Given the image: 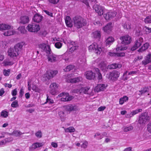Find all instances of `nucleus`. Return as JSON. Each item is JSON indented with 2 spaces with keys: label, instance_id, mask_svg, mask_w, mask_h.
I'll list each match as a JSON object with an SVG mask.
<instances>
[{
  "label": "nucleus",
  "instance_id": "obj_1",
  "mask_svg": "<svg viewBox=\"0 0 151 151\" xmlns=\"http://www.w3.org/2000/svg\"><path fill=\"white\" fill-rule=\"evenodd\" d=\"M24 44L23 42L18 43L14 46V48L9 49L7 51L8 55L11 58L18 56Z\"/></svg>",
  "mask_w": 151,
  "mask_h": 151
},
{
  "label": "nucleus",
  "instance_id": "obj_2",
  "mask_svg": "<svg viewBox=\"0 0 151 151\" xmlns=\"http://www.w3.org/2000/svg\"><path fill=\"white\" fill-rule=\"evenodd\" d=\"M74 26L78 29L85 26L87 24L86 20L80 16H76L73 19Z\"/></svg>",
  "mask_w": 151,
  "mask_h": 151
},
{
  "label": "nucleus",
  "instance_id": "obj_3",
  "mask_svg": "<svg viewBox=\"0 0 151 151\" xmlns=\"http://www.w3.org/2000/svg\"><path fill=\"white\" fill-rule=\"evenodd\" d=\"M88 50L90 52H93L97 55H100L102 51L100 47L95 42L89 46Z\"/></svg>",
  "mask_w": 151,
  "mask_h": 151
},
{
  "label": "nucleus",
  "instance_id": "obj_4",
  "mask_svg": "<svg viewBox=\"0 0 151 151\" xmlns=\"http://www.w3.org/2000/svg\"><path fill=\"white\" fill-rule=\"evenodd\" d=\"M29 32H37L40 29V27L39 24L35 23L29 24L26 27Z\"/></svg>",
  "mask_w": 151,
  "mask_h": 151
},
{
  "label": "nucleus",
  "instance_id": "obj_5",
  "mask_svg": "<svg viewBox=\"0 0 151 151\" xmlns=\"http://www.w3.org/2000/svg\"><path fill=\"white\" fill-rule=\"evenodd\" d=\"M143 41L144 40L143 38L139 37L137 38L136 40L134 46L131 48V50H135L142 45Z\"/></svg>",
  "mask_w": 151,
  "mask_h": 151
},
{
  "label": "nucleus",
  "instance_id": "obj_6",
  "mask_svg": "<svg viewBox=\"0 0 151 151\" xmlns=\"http://www.w3.org/2000/svg\"><path fill=\"white\" fill-rule=\"evenodd\" d=\"M122 44L127 45L129 44L132 41L131 38L128 35L121 37L119 38Z\"/></svg>",
  "mask_w": 151,
  "mask_h": 151
},
{
  "label": "nucleus",
  "instance_id": "obj_7",
  "mask_svg": "<svg viewBox=\"0 0 151 151\" xmlns=\"http://www.w3.org/2000/svg\"><path fill=\"white\" fill-rule=\"evenodd\" d=\"M93 8L99 15L101 16L103 15L104 13V8L101 5L95 4L93 6Z\"/></svg>",
  "mask_w": 151,
  "mask_h": 151
},
{
  "label": "nucleus",
  "instance_id": "obj_8",
  "mask_svg": "<svg viewBox=\"0 0 151 151\" xmlns=\"http://www.w3.org/2000/svg\"><path fill=\"white\" fill-rule=\"evenodd\" d=\"M120 73L116 70H113L109 73L108 78L112 81H116L120 75Z\"/></svg>",
  "mask_w": 151,
  "mask_h": 151
},
{
  "label": "nucleus",
  "instance_id": "obj_9",
  "mask_svg": "<svg viewBox=\"0 0 151 151\" xmlns=\"http://www.w3.org/2000/svg\"><path fill=\"white\" fill-rule=\"evenodd\" d=\"M58 86L55 83H52L50 86V93L52 95L57 94L58 93L57 90L58 89Z\"/></svg>",
  "mask_w": 151,
  "mask_h": 151
},
{
  "label": "nucleus",
  "instance_id": "obj_10",
  "mask_svg": "<svg viewBox=\"0 0 151 151\" xmlns=\"http://www.w3.org/2000/svg\"><path fill=\"white\" fill-rule=\"evenodd\" d=\"M116 14V12L110 10L104 14V16L106 20H107L114 17Z\"/></svg>",
  "mask_w": 151,
  "mask_h": 151
},
{
  "label": "nucleus",
  "instance_id": "obj_11",
  "mask_svg": "<svg viewBox=\"0 0 151 151\" xmlns=\"http://www.w3.org/2000/svg\"><path fill=\"white\" fill-rule=\"evenodd\" d=\"M58 73L57 70H49L46 72L45 74V77L48 80L55 76Z\"/></svg>",
  "mask_w": 151,
  "mask_h": 151
},
{
  "label": "nucleus",
  "instance_id": "obj_12",
  "mask_svg": "<svg viewBox=\"0 0 151 151\" xmlns=\"http://www.w3.org/2000/svg\"><path fill=\"white\" fill-rule=\"evenodd\" d=\"M58 56L53 54L47 56L48 61L51 63L55 62L58 60Z\"/></svg>",
  "mask_w": 151,
  "mask_h": 151
},
{
  "label": "nucleus",
  "instance_id": "obj_13",
  "mask_svg": "<svg viewBox=\"0 0 151 151\" xmlns=\"http://www.w3.org/2000/svg\"><path fill=\"white\" fill-rule=\"evenodd\" d=\"M85 75L86 78L89 80L94 79L95 78V74L92 71H88L85 72Z\"/></svg>",
  "mask_w": 151,
  "mask_h": 151
},
{
  "label": "nucleus",
  "instance_id": "obj_14",
  "mask_svg": "<svg viewBox=\"0 0 151 151\" xmlns=\"http://www.w3.org/2000/svg\"><path fill=\"white\" fill-rule=\"evenodd\" d=\"M112 23L111 22L108 23L103 28V30L105 32L109 33L111 31L112 27Z\"/></svg>",
  "mask_w": 151,
  "mask_h": 151
},
{
  "label": "nucleus",
  "instance_id": "obj_15",
  "mask_svg": "<svg viewBox=\"0 0 151 151\" xmlns=\"http://www.w3.org/2000/svg\"><path fill=\"white\" fill-rule=\"evenodd\" d=\"M43 17L37 13L36 14L33 18V21L36 23H39L42 20Z\"/></svg>",
  "mask_w": 151,
  "mask_h": 151
},
{
  "label": "nucleus",
  "instance_id": "obj_16",
  "mask_svg": "<svg viewBox=\"0 0 151 151\" xmlns=\"http://www.w3.org/2000/svg\"><path fill=\"white\" fill-rule=\"evenodd\" d=\"M151 63V53H149L146 57L145 59L142 61V64L145 65Z\"/></svg>",
  "mask_w": 151,
  "mask_h": 151
},
{
  "label": "nucleus",
  "instance_id": "obj_17",
  "mask_svg": "<svg viewBox=\"0 0 151 151\" xmlns=\"http://www.w3.org/2000/svg\"><path fill=\"white\" fill-rule=\"evenodd\" d=\"M29 21V18L28 16H24L21 17L20 18L19 23L23 24L28 23Z\"/></svg>",
  "mask_w": 151,
  "mask_h": 151
},
{
  "label": "nucleus",
  "instance_id": "obj_18",
  "mask_svg": "<svg viewBox=\"0 0 151 151\" xmlns=\"http://www.w3.org/2000/svg\"><path fill=\"white\" fill-rule=\"evenodd\" d=\"M43 145L42 143L36 142L33 143L31 147H29V150H33L36 149L37 147H42Z\"/></svg>",
  "mask_w": 151,
  "mask_h": 151
},
{
  "label": "nucleus",
  "instance_id": "obj_19",
  "mask_svg": "<svg viewBox=\"0 0 151 151\" xmlns=\"http://www.w3.org/2000/svg\"><path fill=\"white\" fill-rule=\"evenodd\" d=\"M13 27L11 26L5 24H0V30L2 31L6 30H9V29H13Z\"/></svg>",
  "mask_w": 151,
  "mask_h": 151
},
{
  "label": "nucleus",
  "instance_id": "obj_20",
  "mask_svg": "<svg viewBox=\"0 0 151 151\" xmlns=\"http://www.w3.org/2000/svg\"><path fill=\"white\" fill-rule=\"evenodd\" d=\"M73 98V97L72 96H69L68 93H65V97L62 98H61V100L62 101H69L72 99Z\"/></svg>",
  "mask_w": 151,
  "mask_h": 151
},
{
  "label": "nucleus",
  "instance_id": "obj_21",
  "mask_svg": "<svg viewBox=\"0 0 151 151\" xmlns=\"http://www.w3.org/2000/svg\"><path fill=\"white\" fill-rule=\"evenodd\" d=\"M105 88V85L104 84H100L96 86L95 88V91L98 92H99L102 91L104 90Z\"/></svg>",
  "mask_w": 151,
  "mask_h": 151
},
{
  "label": "nucleus",
  "instance_id": "obj_22",
  "mask_svg": "<svg viewBox=\"0 0 151 151\" xmlns=\"http://www.w3.org/2000/svg\"><path fill=\"white\" fill-rule=\"evenodd\" d=\"M150 46V44L148 42L145 43L138 50L139 52H142L147 49Z\"/></svg>",
  "mask_w": 151,
  "mask_h": 151
},
{
  "label": "nucleus",
  "instance_id": "obj_23",
  "mask_svg": "<svg viewBox=\"0 0 151 151\" xmlns=\"http://www.w3.org/2000/svg\"><path fill=\"white\" fill-rule=\"evenodd\" d=\"M122 66L121 64L113 63L108 65V67L110 69H115L117 68H120Z\"/></svg>",
  "mask_w": 151,
  "mask_h": 151
},
{
  "label": "nucleus",
  "instance_id": "obj_24",
  "mask_svg": "<svg viewBox=\"0 0 151 151\" xmlns=\"http://www.w3.org/2000/svg\"><path fill=\"white\" fill-rule=\"evenodd\" d=\"M82 80L81 77H78L73 78H70L68 80L67 82L71 83H76L81 81Z\"/></svg>",
  "mask_w": 151,
  "mask_h": 151
},
{
  "label": "nucleus",
  "instance_id": "obj_25",
  "mask_svg": "<svg viewBox=\"0 0 151 151\" xmlns=\"http://www.w3.org/2000/svg\"><path fill=\"white\" fill-rule=\"evenodd\" d=\"M71 18L68 16H66L65 19V23L66 26L70 27H71L73 26V24L71 22Z\"/></svg>",
  "mask_w": 151,
  "mask_h": 151
},
{
  "label": "nucleus",
  "instance_id": "obj_26",
  "mask_svg": "<svg viewBox=\"0 0 151 151\" xmlns=\"http://www.w3.org/2000/svg\"><path fill=\"white\" fill-rule=\"evenodd\" d=\"M114 41V38L112 37H109L106 40V46H108L111 44Z\"/></svg>",
  "mask_w": 151,
  "mask_h": 151
},
{
  "label": "nucleus",
  "instance_id": "obj_27",
  "mask_svg": "<svg viewBox=\"0 0 151 151\" xmlns=\"http://www.w3.org/2000/svg\"><path fill=\"white\" fill-rule=\"evenodd\" d=\"M99 67L101 70L104 71H106V65L104 61H102L98 65Z\"/></svg>",
  "mask_w": 151,
  "mask_h": 151
},
{
  "label": "nucleus",
  "instance_id": "obj_28",
  "mask_svg": "<svg viewBox=\"0 0 151 151\" xmlns=\"http://www.w3.org/2000/svg\"><path fill=\"white\" fill-rule=\"evenodd\" d=\"M129 98L126 96H124L119 99V104L120 105H122L124 102L128 101Z\"/></svg>",
  "mask_w": 151,
  "mask_h": 151
},
{
  "label": "nucleus",
  "instance_id": "obj_29",
  "mask_svg": "<svg viewBox=\"0 0 151 151\" xmlns=\"http://www.w3.org/2000/svg\"><path fill=\"white\" fill-rule=\"evenodd\" d=\"M95 70L97 75L98 79L99 80H101L102 79V76L101 73L100 72L99 69L98 68H95Z\"/></svg>",
  "mask_w": 151,
  "mask_h": 151
},
{
  "label": "nucleus",
  "instance_id": "obj_30",
  "mask_svg": "<svg viewBox=\"0 0 151 151\" xmlns=\"http://www.w3.org/2000/svg\"><path fill=\"white\" fill-rule=\"evenodd\" d=\"M148 91L149 88L147 87H145L143 88H142L141 90L138 91V92L140 93V94H139V95L140 96L143 94L148 92Z\"/></svg>",
  "mask_w": 151,
  "mask_h": 151
},
{
  "label": "nucleus",
  "instance_id": "obj_31",
  "mask_svg": "<svg viewBox=\"0 0 151 151\" xmlns=\"http://www.w3.org/2000/svg\"><path fill=\"white\" fill-rule=\"evenodd\" d=\"M93 36L95 38H100L101 37V32L99 31H96L92 33Z\"/></svg>",
  "mask_w": 151,
  "mask_h": 151
},
{
  "label": "nucleus",
  "instance_id": "obj_32",
  "mask_svg": "<svg viewBox=\"0 0 151 151\" xmlns=\"http://www.w3.org/2000/svg\"><path fill=\"white\" fill-rule=\"evenodd\" d=\"M64 108L66 111H70L74 109V107L71 104H69L64 106Z\"/></svg>",
  "mask_w": 151,
  "mask_h": 151
},
{
  "label": "nucleus",
  "instance_id": "obj_33",
  "mask_svg": "<svg viewBox=\"0 0 151 151\" xmlns=\"http://www.w3.org/2000/svg\"><path fill=\"white\" fill-rule=\"evenodd\" d=\"M15 32L13 30H8L4 33V35L5 36H9L13 35Z\"/></svg>",
  "mask_w": 151,
  "mask_h": 151
},
{
  "label": "nucleus",
  "instance_id": "obj_34",
  "mask_svg": "<svg viewBox=\"0 0 151 151\" xmlns=\"http://www.w3.org/2000/svg\"><path fill=\"white\" fill-rule=\"evenodd\" d=\"M146 117L145 116H142L139 119V122L140 124L145 123L147 121Z\"/></svg>",
  "mask_w": 151,
  "mask_h": 151
},
{
  "label": "nucleus",
  "instance_id": "obj_35",
  "mask_svg": "<svg viewBox=\"0 0 151 151\" xmlns=\"http://www.w3.org/2000/svg\"><path fill=\"white\" fill-rule=\"evenodd\" d=\"M75 131V129L73 127H70L65 129V131L67 132L71 133Z\"/></svg>",
  "mask_w": 151,
  "mask_h": 151
},
{
  "label": "nucleus",
  "instance_id": "obj_36",
  "mask_svg": "<svg viewBox=\"0 0 151 151\" xmlns=\"http://www.w3.org/2000/svg\"><path fill=\"white\" fill-rule=\"evenodd\" d=\"M3 64L5 66L8 65H11L14 64V63L11 61L9 60H5L3 63Z\"/></svg>",
  "mask_w": 151,
  "mask_h": 151
},
{
  "label": "nucleus",
  "instance_id": "obj_37",
  "mask_svg": "<svg viewBox=\"0 0 151 151\" xmlns=\"http://www.w3.org/2000/svg\"><path fill=\"white\" fill-rule=\"evenodd\" d=\"M144 22L146 24L151 23V16H147L145 19Z\"/></svg>",
  "mask_w": 151,
  "mask_h": 151
},
{
  "label": "nucleus",
  "instance_id": "obj_38",
  "mask_svg": "<svg viewBox=\"0 0 151 151\" xmlns=\"http://www.w3.org/2000/svg\"><path fill=\"white\" fill-rule=\"evenodd\" d=\"M44 51H45L47 54L48 55L51 54V49L50 46L47 45Z\"/></svg>",
  "mask_w": 151,
  "mask_h": 151
},
{
  "label": "nucleus",
  "instance_id": "obj_39",
  "mask_svg": "<svg viewBox=\"0 0 151 151\" xmlns=\"http://www.w3.org/2000/svg\"><path fill=\"white\" fill-rule=\"evenodd\" d=\"M74 68L73 65H70L67 66L65 69H64L65 71H69L72 70Z\"/></svg>",
  "mask_w": 151,
  "mask_h": 151
},
{
  "label": "nucleus",
  "instance_id": "obj_40",
  "mask_svg": "<svg viewBox=\"0 0 151 151\" xmlns=\"http://www.w3.org/2000/svg\"><path fill=\"white\" fill-rule=\"evenodd\" d=\"M11 106L13 108H16L19 106L18 101L17 100H15L13 101L11 104Z\"/></svg>",
  "mask_w": 151,
  "mask_h": 151
},
{
  "label": "nucleus",
  "instance_id": "obj_41",
  "mask_svg": "<svg viewBox=\"0 0 151 151\" xmlns=\"http://www.w3.org/2000/svg\"><path fill=\"white\" fill-rule=\"evenodd\" d=\"M18 30L20 31L21 33L24 34L26 32L24 26L20 27L18 28Z\"/></svg>",
  "mask_w": 151,
  "mask_h": 151
},
{
  "label": "nucleus",
  "instance_id": "obj_42",
  "mask_svg": "<svg viewBox=\"0 0 151 151\" xmlns=\"http://www.w3.org/2000/svg\"><path fill=\"white\" fill-rule=\"evenodd\" d=\"M32 88L34 91H35V92H40V89L36 85H35L32 84Z\"/></svg>",
  "mask_w": 151,
  "mask_h": 151
},
{
  "label": "nucleus",
  "instance_id": "obj_43",
  "mask_svg": "<svg viewBox=\"0 0 151 151\" xmlns=\"http://www.w3.org/2000/svg\"><path fill=\"white\" fill-rule=\"evenodd\" d=\"M47 98L46 102L44 103V104H46L48 103L49 104H52L53 103V100L52 99H49V96L48 95H47Z\"/></svg>",
  "mask_w": 151,
  "mask_h": 151
},
{
  "label": "nucleus",
  "instance_id": "obj_44",
  "mask_svg": "<svg viewBox=\"0 0 151 151\" xmlns=\"http://www.w3.org/2000/svg\"><path fill=\"white\" fill-rule=\"evenodd\" d=\"M123 27L124 29H130L131 28V24L127 23H125Z\"/></svg>",
  "mask_w": 151,
  "mask_h": 151
},
{
  "label": "nucleus",
  "instance_id": "obj_45",
  "mask_svg": "<svg viewBox=\"0 0 151 151\" xmlns=\"http://www.w3.org/2000/svg\"><path fill=\"white\" fill-rule=\"evenodd\" d=\"M142 109H137L135 110H133L131 112L132 114V116H133L134 115L136 114L139 112L142 111Z\"/></svg>",
  "mask_w": 151,
  "mask_h": 151
},
{
  "label": "nucleus",
  "instance_id": "obj_46",
  "mask_svg": "<svg viewBox=\"0 0 151 151\" xmlns=\"http://www.w3.org/2000/svg\"><path fill=\"white\" fill-rule=\"evenodd\" d=\"M10 72V69H4L3 71V74L5 76H8L9 75Z\"/></svg>",
  "mask_w": 151,
  "mask_h": 151
},
{
  "label": "nucleus",
  "instance_id": "obj_47",
  "mask_svg": "<svg viewBox=\"0 0 151 151\" xmlns=\"http://www.w3.org/2000/svg\"><path fill=\"white\" fill-rule=\"evenodd\" d=\"M13 134L16 136H19L23 134V133L20 132V131L17 130L14 131L13 132Z\"/></svg>",
  "mask_w": 151,
  "mask_h": 151
},
{
  "label": "nucleus",
  "instance_id": "obj_48",
  "mask_svg": "<svg viewBox=\"0 0 151 151\" xmlns=\"http://www.w3.org/2000/svg\"><path fill=\"white\" fill-rule=\"evenodd\" d=\"M133 129V127L132 126H129L124 128V132H127L132 130Z\"/></svg>",
  "mask_w": 151,
  "mask_h": 151
},
{
  "label": "nucleus",
  "instance_id": "obj_49",
  "mask_svg": "<svg viewBox=\"0 0 151 151\" xmlns=\"http://www.w3.org/2000/svg\"><path fill=\"white\" fill-rule=\"evenodd\" d=\"M47 46L46 44L45 43L40 44L39 45V48L42 49L43 50L45 49Z\"/></svg>",
  "mask_w": 151,
  "mask_h": 151
},
{
  "label": "nucleus",
  "instance_id": "obj_50",
  "mask_svg": "<svg viewBox=\"0 0 151 151\" xmlns=\"http://www.w3.org/2000/svg\"><path fill=\"white\" fill-rule=\"evenodd\" d=\"M1 115L4 118H6L8 116V112L6 111L3 110L1 113Z\"/></svg>",
  "mask_w": 151,
  "mask_h": 151
},
{
  "label": "nucleus",
  "instance_id": "obj_51",
  "mask_svg": "<svg viewBox=\"0 0 151 151\" xmlns=\"http://www.w3.org/2000/svg\"><path fill=\"white\" fill-rule=\"evenodd\" d=\"M58 114L61 119H64L65 117L64 112L63 111H60L58 113Z\"/></svg>",
  "mask_w": 151,
  "mask_h": 151
},
{
  "label": "nucleus",
  "instance_id": "obj_52",
  "mask_svg": "<svg viewBox=\"0 0 151 151\" xmlns=\"http://www.w3.org/2000/svg\"><path fill=\"white\" fill-rule=\"evenodd\" d=\"M55 45L56 48L59 49L61 47L62 44L60 42H57L55 43Z\"/></svg>",
  "mask_w": 151,
  "mask_h": 151
},
{
  "label": "nucleus",
  "instance_id": "obj_53",
  "mask_svg": "<svg viewBox=\"0 0 151 151\" xmlns=\"http://www.w3.org/2000/svg\"><path fill=\"white\" fill-rule=\"evenodd\" d=\"M36 136L38 138H41L42 137V133L40 131H39L35 133Z\"/></svg>",
  "mask_w": 151,
  "mask_h": 151
},
{
  "label": "nucleus",
  "instance_id": "obj_54",
  "mask_svg": "<svg viewBox=\"0 0 151 151\" xmlns=\"http://www.w3.org/2000/svg\"><path fill=\"white\" fill-rule=\"evenodd\" d=\"M48 1L50 3L55 4L59 2V0H48Z\"/></svg>",
  "mask_w": 151,
  "mask_h": 151
},
{
  "label": "nucleus",
  "instance_id": "obj_55",
  "mask_svg": "<svg viewBox=\"0 0 151 151\" xmlns=\"http://www.w3.org/2000/svg\"><path fill=\"white\" fill-rule=\"evenodd\" d=\"M17 93V88H15L12 91L11 93L13 96H16Z\"/></svg>",
  "mask_w": 151,
  "mask_h": 151
},
{
  "label": "nucleus",
  "instance_id": "obj_56",
  "mask_svg": "<svg viewBox=\"0 0 151 151\" xmlns=\"http://www.w3.org/2000/svg\"><path fill=\"white\" fill-rule=\"evenodd\" d=\"M78 47L77 45H75L74 46H72L70 49V50L71 51H74V50L77 49Z\"/></svg>",
  "mask_w": 151,
  "mask_h": 151
},
{
  "label": "nucleus",
  "instance_id": "obj_57",
  "mask_svg": "<svg viewBox=\"0 0 151 151\" xmlns=\"http://www.w3.org/2000/svg\"><path fill=\"white\" fill-rule=\"evenodd\" d=\"M90 0H82V2L84 3L87 7H90L89 4V2L90 1Z\"/></svg>",
  "mask_w": 151,
  "mask_h": 151
},
{
  "label": "nucleus",
  "instance_id": "obj_58",
  "mask_svg": "<svg viewBox=\"0 0 151 151\" xmlns=\"http://www.w3.org/2000/svg\"><path fill=\"white\" fill-rule=\"evenodd\" d=\"M125 56L124 52L116 53V56L118 57H122Z\"/></svg>",
  "mask_w": 151,
  "mask_h": 151
},
{
  "label": "nucleus",
  "instance_id": "obj_59",
  "mask_svg": "<svg viewBox=\"0 0 151 151\" xmlns=\"http://www.w3.org/2000/svg\"><path fill=\"white\" fill-rule=\"evenodd\" d=\"M147 130L148 132L151 133V122L147 125Z\"/></svg>",
  "mask_w": 151,
  "mask_h": 151
},
{
  "label": "nucleus",
  "instance_id": "obj_60",
  "mask_svg": "<svg viewBox=\"0 0 151 151\" xmlns=\"http://www.w3.org/2000/svg\"><path fill=\"white\" fill-rule=\"evenodd\" d=\"M44 12L49 16L52 17L53 16V14L52 12H50L47 10H45Z\"/></svg>",
  "mask_w": 151,
  "mask_h": 151
},
{
  "label": "nucleus",
  "instance_id": "obj_61",
  "mask_svg": "<svg viewBox=\"0 0 151 151\" xmlns=\"http://www.w3.org/2000/svg\"><path fill=\"white\" fill-rule=\"evenodd\" d=\"M108 55L111 56H116V53L114 52H109Z\"/></svg>",
  "mask_w": 151,
  "mask_h": 151
},
{
  "label": "nucleus",
  "instance_id": "obj_62",
  "mask_svg": "<svg viewBox=\"0 0 151 151\" xmlns=\"http://www.w3.org/2000/svg\"><path fill=\"white\" fill-rule=\"evenodd\" d=\"M145 31L148 33L151 32V28H150L146 26H145Z\"/></svg>",
  "mask_w": 151,
  "mask_h": 151
},
{
  "label": "nucleus",
  "instance_id": "obj_63",
  "mask_svg": "<svg viewBox=\"0 0 151 151\" xmlns=\"http://www.w3.org/2000/svg\"><path fill=\"white\" fill-rule=\"evenodd\" d=\"M106 109V107L104 106H101L98 108V111H101L104 110Z\"/></svg>",
  "mask_w": 151,
  "mask_h": 151
},
{
  "label": "nucleus",
  "instance_id": "obj_64",
  "mask_svg": "<svg viewBox=\"0 0 151 151\" xmlns=\"http://www.w3.org/2000/svg\"><path fill=\"white\" fill-rule=\"evenodd\" d=\"M89 89V88L88 87H85L83 88V90L85 93H87Z\"/></svg>",
  "mask_w": 151,
  "mask_h": 151
}]
</instances>
